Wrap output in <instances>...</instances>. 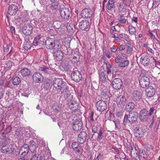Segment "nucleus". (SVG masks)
<instances>
[{
	"label": "nucleus",
	"mask_w": 160,
	"mask_h": 160,
	"mask_svg": "<svg viewBox=\"0 0 160 160\" xmlns=\"http://www.w3.org/2000/svg\"><path fill=\"white\" fill-rule=\"evenodd\" d=\"M72 79L76 82H78L82 78V75L80 72L76 70L73 71L71 75Z\"/></svg>",
	"instance_id": "0eeeda50"
},
{
	"label": "nucleus",
	"mask_w": 160,
	"mask_h": 160,
	"mask_svg": "<svg viewBox=\"0 0 160 160\" xmlns=\"http://www.w3.org/2000/svg\"><path fill=\"white\" fill-rule=\"evenodd\" d=\"M92 131L94 133H96L97 131V128L96 126H93L92 128Z\"/></svg>",
	"instance_id": "69168bd1"
},
{
	"label": "nucleus",
	"mask_w": 160,
	"mask_h": 160,
	"mask_svg": "<svg viewBox=\"0 0 160 160\" xmlns=\"http://www.w3.org/2000/svg\"><path fill=\"white\" fill-rule=\"evenodd\" d=\"M149 59L148 56L145 54L141 55L140 58V62L144 66H147L149 62Z\"/></svg>",
	"instance_id": "aec40b11"
},
{
	"label": "nucleus",
	"mask_w": 160,
	"mask_h": 160,
	"mask_svg": "<svg viewBox=\"0 0 160 160\" xmlns=\"http://www.w3.org/2000/svg\"><path fill=\"white\" fill-rule=\"evenodd\" d=\"M93 13L92 11H82L81 16L83 18H90L92 17Z\"/></svg>",
	"instance_id": "b1692460"
},
{
	"label": "nucleus",
	"mask_w": 160,
	"mask_h": 160,
	"mask_svg": "<svg viewBox=\"0 0 160 160\" xmlns=\"http://www.w3.org/2000/svg\"><path fill=\"white\" fill-rule=\"evenodd\" d=\"M65 83L60 78L55 79L53 82V86L57 90H59L63 86V84Z\"/></svg>",
	"instance_id": "4468645a"
},
{
	"label": "nucleus",
	"mask_w": 160,
	"mask_h": 160,
	"mask_svg": "<svg viewBox=\"0 0 160 160\" xmlns=\"http://www.w3.org/2000/svg\"><path fill=\"white\" fill-rule=\"evenodd\" d=\"M5 81V79L4 78H0V85H2L4 83Z\"/></svg>",
	"instance_id": "0e129e2a"
},
{
	"label": "nucleus",
	"mask_w": 160,
	"mask_h": 160,
	"mask_svg": "<svg viewBox=\"0 0 160 160\" xmlns=\"http://www.w3.org/2000/svg\"><path fill=\"white\" fill-rule=\"evenodd\" d=\"M126 101V99L123 95H120L116 99V102L118 105L121 107H123L125 105Z\"/></svg>",
	"instance_id": "6ab92c4d"
},
{
	"label": "nucleus",
	"mask_w": 160,
	"mask_h": 160,
	"mask_svg": "<svg viewBox=\"0 0 160 160\" xmlns=\"http://www.w3.org/2000/svg\"><path fill=\"white\" fill-rule=\"evenodd\" d=\"M32 29V25L30 24H25L23 26L22 30L25 35H28L31 33Z\"/></svg>",
	"instance_id": "423d86ee"
},
{
	"label": "nucleus",
	"mask_w": 160,
	"mask_h": 160,
	"mask_svg": "<svg viewBox=\"0 0 160 160\" xmlns=\"http://www.w3.org/2000/svg\"><path fill=\"white\" fill-rule=\"evenodd\" d=\"M131 153L132 154H135L136 155H137L138 151L134 146H132L131 147Z\"/></svg>",
	"instance_id": "a18cd8bd"
},
{
	"label": "nucleus",
	"mask_w": 160,
	"mask_h": 160,
	"mask_svg": "<svg viewBox=\"0 0 160 160\" xmlns=\"http://www.w3.org/2000/svg\"><path fill=\"white\" fill-rule=\"evenodd\" d=\"M52 109L56 113L60 111V107L57 105H53L52 107Z\"/></svg>",
	"instance_id": "79ce46f5"
},
{
	"label": "nucleus",
	"mask_w": 160,
	"mask_h": 160,
	"mask_svg": "<svg viewBox=\"0 0 160 160\" xmlns=\"http://www.w3.org/2000/svg\"><path fill=\"white\" fill-rule=\"evenodd\" d=\"M145 92L146 95L148 97H151L155 94V89L152 86L149 87L145 90Z\"/></svg>",
	"instance_id": "4be33fe9"
},
{
	"label": "nucleus",
	"mask_w": 160,
	"mask_h": 160,
	"mask_svg": "<svg viewBox=\"0 0 160 160\" xmlns=\"http://www.w3.org/2000/svg\"><path fill=\"white\" fill-rule=\"evenodd\" d=\"M20 82V79L18 77L16 76L12 79V82L14 85H19Z\"/></svg>",
	"instance_id": "f704fd0d"
},
{
	"label": "nucleus",
	"mask_w": 160,
	"mask_h": 160,
	"mask_svg": "<svg viewBox=\"0 0 160 160\" xmlns=\"http://www.w3.org/2000/svg\"><path fill=\"white\" fill-rule=\"evenodd\" d=\"M155 110V109L153 107H151L148 113V116H152L153 113L154 112Z\"/></svg>",
	"instance_id": "603ef678"
},
{
	"label": "nucleus",
	"mask_w": 160,
	"mask_h": 160,
	"mask_svg": "<svg viewBox=\"0 0 160 160\" xmlns=\"http://www.w3.org/2000/svg\"><path fill=\"white\" fill-rule=\"evenodd\" d=\"M63 86H62V87H61L59 90L61 91L62 92H67L69 88L68 87L67 84L65 82V83L63 84Z\"/></svg>",
	"instance_id": "58836bf2"
},
{
	"label": "nucleus",
	"mask_w": 160,
	"mask_h": 160,
	"mask_svg": "<svg viewBox=\"0 0 160 160\" xmlns=\"http://www.w3.org/2000/svg\"><path fill=\"white\" fill-rule=\"evenodd\" d=\"M121 58L122 57L121 56H117L115 59V62L117 63H119L121 62Z\"/></svg>",
	"instance_id": "4d7b16f0"
},
{
	"label": "nucleus",
	"mask_w": 160,
	"mask_h": 160,
	"mask_svg": "<svg viewBox=\"0 0 160 160\" xmlns=\"http://www.w3.org/2000/svg\"><path fill=\"white\" fill-rule=\"evenodd\" d=\"M29 150L28 145L27 144H25L21 148L19 153H21L22 157H24L28 154Z\"/></svg>",
	"instance_id": "2eb2a0df"
},
{
	"label": "nucleus",
	"mask_w": 160,
	"mask_h": 160,
	"mask_svg": "<svg viewBox=\"0 0 160 160\" xmlns=\"http://www.w3.org/2000/svg\"><path fill=\"white\" fill-rule=\"evenodd\" d=\"M8 13L11 15H14L17 13V11H8Z\"/></svg>",
	"instance_id": "bf43d9fd"
},
{
	"label": "nucleus",
	"mask_w": 160,
	"mask_h": 160,
	"mask_svg": "<svg viewBox=\"0 0 160 160\" xmlns=\"http://www.w3.org/2000/svg\"><path fill=\"white\" fill-rule=\"evenodd\" d=\"M70 38L69 37H66L64 39V41L66 42V43L69 46L70 45V41L69 40Z\"/></svg>",
	"instance_id": "680f3d73"
},
{
	"label": "nucleus",
	"mask_w": 160,
	"mask_h": 160,
	"mask_svg": "<svg viewBox=\"0 0 160 160\" xmlns=\"http://www.w3.org/2000/svg\"><path fill=\"white\" fill-rule=\"evenodd\" d=\"M96 107L98 111L102 112L107 109V104L105 101L100 100L96 102Z\"/></svg>",
	"instance_id": "f03ea898"
},
{
	"label": "nucleus",
	"mask_w": 160,
	"mask_h": 160,
	"mask_svg": "<svg viewBox=\"0 0 160 160\" xmlns=\"http://www.w3.org/2000/svg\"><path fill=\"white\" fill-rule=\"evenodd\" d=\"M120 22H121L122 23V25H123L125 23H126L127 21V19L125 18H121L120 19Z\"/></svg>",
	"instance_id": "052dcab7"
},
{
	"label": "nucleus",
	"mask_w": 160,
	"mask_h": 160,
	"mask_svg": "<svg viewBox=\"0 0 160 160\" xmlns=\"http://www.w3.org/2000/svg\"><path fill=\"white\" fill-rule=\"evenodd\" d=\"M102 98L105 99H108L110 97L111 95L109 92L107 90H104L101 93Z\"/></svg>",
	"instance_id": "c85d7f7f"
},
{
	"label": "nucleus",
	"mask_w": 160,
	"mask_h": 160,
	"mask_svg": "<svg viewBox=\"0 0 160 160\" xmlns=\"http://www.w3.org/2000/svg\"><path fill=\"white\" fill-rule=\"evenodd\" d=\"M110 49L111 50L112 52H115L117 50V49L115 47L113 46L112 47H111L110 48Z\"/></svg>",
	"instance_id": "e2e57ef3"
},
{
	"label": "nucleus",
	"mask_w": 160,
	"mask_h": 160,
	"mask_svg": "<svg viewBox=\"0 0 160 160\" xmlns=\"http://www.w3.org/2000/svg\"><path fill=\"white\" fill-rule=\"evenodd\" d=\"M94 112H91L90 115V119L91 121L93 123H95V121L96 119H94L93 118Z\"/></svg>",
	"instance_id": "8fccbe9b"
},
{
	"label": "nucleus",
	"mask_w": 160,
	"mask_h": 160,
	"mask_svg": "<svg viewBox=\"0 0 160 160\" xmlns=\"http://www.w3.org/2000/svg\"><path fill=\"white\" fill-rule=\"evenodd\" d=\"M32 79L34 82L40 83L43 81V77L41 73L36 72L33 74Z\"/></svg>",
	"instance_id": "9d476101"
},
{
	"label": "nucleus",
	"mask_w": 160,
	"mask_h": 160,
	"mask_svg": "<svg viewBox=\"0 0 160 160\" xmlns=\"http://www.w3.org/2000/svg\"><path fill=\"white\" fill-rule=\"evenodd\" d=\"M41 37L40 36H38L34 39L33 42V44L35 46H37L40 43L39 41H41Z\"/></svg>",
	"instance_id": "c9c22d12"
},
{
	"label": "nucleus",
	"mask_w": 160,
	"mask_h": 160,
	"mask_svg": "<svg viewBox=\"0 0 160 160\" xmlns=\"http://www.w3.org/2000/svg\"><path fill=\"white\" fill-rule=\"evenodd\" d=\"M39 70L40 71H43L45 73H50L51 72L52 70L49 67L43 65L39 68Z\"/></svg>",
	"instance_id": "bb28decb"
},
{
	"label": "nucleus",
	"mask_w": 160,
	"mask_h": 160,
	"mask_svg": "<svg viewBox=\"0 0 160 160\" xmlns=\"http://www.w3.org/2000/svg\"><path fill=\"white\" fill-rule=\"evenodd\" d=\"M51 81L50 80H48V81L45 83L44 86L47 88H50L52 86V83Z\"/></svg>",
	"instance_id": "49530a36"
},
{
	"label": "nucleus",
	"mask_w": 160,
	"mask_h": 160,
	"mask_svg": "<svg viewBox=\"0 0 160 160\" xmlns=\"http://www.w3.org/2000/svg\"><path fill=\"white\" fill-rule=\"evenodd\" d=\"M107 69V74L109 75L111 73V68L112 67V65L108 62H106L105 63Z\"/></svg>",
	"instance_id": "e433bc0d"
},
{
	"label": "nucleus",
	"mask_w": 160,
	"mask_h": 160,
	"mask_svg": "<svg viewBox=\"0 0 160 160\" xmlns=\"http://www.w3.org/2000/svg\"><path fill=\"white\" fill-rule=\"evenodd\" d=\"M114 2L112 0H109L107 5V8L108 10L113 8L114 6Z\"/></svg>",
	"instance_id": "473e14b6"
},
{
	"label": "nucleus",
	"mask_w": 160,
	"mask_h": 160,
	"mask_svg": "<svg viewBox=\"0 0 160 160\" xmlns=\"http://www.w3.org/2000/svg\"><path fill=\"white\" fill-rule=\"evenodd\" d=\"M6 46H4V52L5 53H7L9 51L10 45H6Z\"/></svg>",
	"instance_id": "6e6d98bb"
},
{
	"label": "nucleus",
	"mask_w": 160,
	"mask_h": 160,
	"mask_svg": "<svg viewBox=\"0 0 160 160\" xmlns=\"http://www.w3.org/2000/svg\"><path fill=\"white\" fill-rule=\"evenodd\" d=\"M45 44L48 49H53L55 46L54 40L51 38H48L45 41Z\"/></svg>",
	"instance_id": "9b49d317"
},
{
	"label": "nucleus",
	"mask_w": 160,
	"mask_h": 160,
	"mask_svg": "<svg viewBox=\"0 0 160 160\" xmlns=\"http://www.w3.org/2000/svg\"><path fill=\"white\" fill-rule=\"evenodd\" d=\"M116 116L118 117H120L122 116V112L121 111H118L116 113Z\"/></svg>",
	"instance_id": "774afa93"
},
{
	"label": "nucleus",
	"mask_w": 160,
	"mask_h": 160,
	"mask_svg": "<svg viewBox=\"0 0 160 160\" xmlns=\"http://www.w3.org/2000/svg\"><path fill=\"white\" fill-rule=\"evenodd\" d=\"M75 143H72V148L74 149L76 153H78V154H81L82 151L81 147L80 145L75 147L74 145Z\"/></svg>",
	"instance_id": "c756f323"
},
{
	"label": "nucleus",
	"mask_w": 160,
	"mask_h": 160,
	"mask_svg": "<svg viewBox=\"0 0 160 160\" xmlns=\"http://www.w3.org/2000/svg\"><path fill=\"white\" fill-rule=\"evenodd\" d=\"M87 134L85 132H82L78 135V141L80 144H82L86 140Z\"/></svg>",
	"instance_id": "f8f14e48"
},
{
	"label": "nucleus",
	"mask_w": 160,
	"mask_h": 160,
	"mask_svg": "<svg viewBox=\"0 0 160 160\" xmlns=\"http://www.w3.org/2000/svg\"><path fill=\"white\" fill-rule=\"evenodd\" d=\"M125 49L127 54L131 55L133 53V47L130 44H126Z\"/></svg>",
	"instance_id": "a878e982"
},
{
	"label": "nucleus",
	"mask_w": 160,
	"mask_h": 160,
	"mask_svg": "<svg viewBox=\"0 0 160 160\" xmlns=\"http://www.w3.org/2000/svg\"><path fill=\"white\" fill-rule=\"evenodd\" d=\"M103 153L102 152H101L99 153L98 155L97 156L94 160H102L103 159Z\"/></svg>",
	"instance_id": "c03bdc74"
},
{
	"label": "nucleus",
	"mask_w": 160,
	"mask_h": 160,
	"mask_svg": "<svg viewBox=\"0 0 160 160\" xmlns=\"http://www.w3.org/2000/svg\"><path fill=\"white\" fill-rule=\"evenodd\" d=\"M142 94L139 91H134L132 94V98L134 101H139L142 98Z\"/></svg>",
	"instance_id": "f3484780"
},
{
	"label": "nucleus",
	"mask_w": 160,
	"mask_h": 160,
	"mask_svg": "<svg viewBox=\"0 0 160 160\" xmlns=\"http://www.w3.org/2000/svg\"><path fill=\"white\" fill-rule=\"evenodd\" d=\"M71 90L72 91V95L71 94L72 97L71 98V110L72 109V117L74 118L77 117L79 113V110L78 108V103L76 102V98L75 97L76 96L75 91L74 88L71 85Z\"/></svg>",
	"instance_id": "f257e3e1"
},
{
	"label": "nucleus",
	"mask_w": 160,
	"mask_h": 160,
	"mask_svg": "<svg viewBox=\"0 0 160 160\" xmlns=\"http://www.w3.org/2000/svg\"><path fill=\"white\" fill-rule=\"evenodd\" d=\"M129 31L130 34L132 35L135 34L136 33L135 28L132 26H129L128 27Z\"/></svg>",
	"instance_id": "4c0bfd02"
},
{
	"label": "nucleus",
	"mask_w": 160,
	"mask_h": 160,
	"mask_svg": "<svg viewBox=\"0 0 160 160\" xmlns=\"http://www.w3.org/2000/svg\"><path fill=\"white\" fill-rule=\"evenodd\" d=\"M82 125L81 120L80 119H76L73 124L72 128L75 131H78L82 128Z\"/></svg>",
	"instance_id": "1a4fd4ad"
},
{
	"label": "nucleus",
	"mask_w": 160,
	"mask_h": 160,
	"mask_svg": "<svg viewBox=\"0 0 160 160\" xmlns=\"http://www.w3.org/2000/svg\"><path fill=\"white\" fill-rule=\"evenodd\" d=\"M29 149L32 152H34L36 148V144L33 141H31L29 142Z\"/></svg>",
	"instance_id": "7c9ffc66"
},
{
	"label": "nucleus",
	"mask_w": 160,
	"mask_h": 160,
	"mask_svg": "<svg viewBox=\"0 0 160 160\" xmlns=\"http://www.w3.org/2000/svg\"><path fill=\"white\" fill-rule=\"evenodd\" d=\"M103 131L102 129L101 128L99 130L98 133V138L99 140L102 139L103 138Z\"/></svg>",
	"instance_id": "ea45409f"
},
{
	"label": "nucleus",
	"mask_w": 160,
	"mask_h": 160,
	"mask_svg": "<svg viewBox=\"0 0 160 160\" xmlns=\"http://www.w3.org/2000/svg\"><path fill=\"white\" fill-rule=\"evenodd\" d=\"M129 64V61L126 60L121 62L119 64V67L121 68H125L127 67Z\"/></svg>",
	"instance_id": "2f4dec72"
},
{
	"label": "nucleus",
	"mask_w": 160,
	"mask_h": 160,
	"mask_svg": "<svg viewBox=\"0 0 160 160\" xmlns=\"http://www.w3.org/2000/svg\"><path fill=\"white\" fill-rule=\"evenodd\" d=\"M129 116L127 114H125L123 122L124 124H126L128 121L129 122Z\"/></svg>",
	"instance_id": "5fc2aeb1"
},
{
	"label": "nucleus",
	"mask_w": 160,
	"mask_h": 160,
	"mask_svg": "<svg viewBox=\"0 0 160 160\" xmlns=\"http://www.w3.org/2000/svg\"><path fill=\"white\" fill-rule=\"evenodd\" d=\"M148 111L146 109H142L140 112L139 117L141 121L145 122L148 121Z\"/></svg>",
	"instance_id": "7ed1b4c3"
},
{
	"label": "nucleus",
	"mask_w": 160,
	"mask_h": 160,
	"mask_svg": "<svg viewBox=\"0 0 160 160\" xmlns=\"http://www.w3.org/2000/svg\"><path fill=\"white\" fill-rule=\"evenodd\" d=\"M60 14L62 17H63L64 19H67L69 18V13H67L68 12V11H60Z\"/></svg>",
	"instance_id": "72a5a7b5"
},
{
	"label": "nucleus",
	"mask_w": 160,
	"mask_h": 160,
	"mask_svg": "<svg viewBox=\"0 0 160 160\" xmlns=\"http://www.w3.org/2000/svg\"><path fill=\"white\" fill-rule=\"evenodd\" d=\"M112 85L113 88L116 90L119 89L122 86V81L119 78H115L113 80Z\"/></svg>",
	"instance_id": "6e6552de"
},
{
	"label": "nucleus",
	"mask_w": 160,
	"mask_h": 160,
	"mask_svg": "<svg viewBox=\"0 0 160 160\" xmlns=\"http://www.w3.org/2000/svg\"><path fill=\"white\" fill-rule=\"evenodd\" d=\"M4 91L2 89H0V99L2 98L3 96Z\"/></svg>",
	"instance_id": "338daca9"
},
{
	"label": "nucleus",
	"mask_w": 160,
	"mask_h": 160,
	"mask_svg": "<svg viewBox=\"0 0 160 160\" xmlns=\"http://www.w3.org/2000/svg\"><path fill=\"white\" fill-rule=\"evenodd\" d=\"M139 83L141 86L142 88H146L150 84L149 78L145 76L142 77L140 79Z\"/></svg>",
	"instance_id": "39448f33"
},
{
	"label": "nucleus",
	"mask_w": 160,
	"mask_h": 160,
	"mask_svg": "<svg viewBox=\"0 0 160 160\" xmlns=\"http://www.w3.org/2000/svg\"><path fill=\"white\" fill-rule=\"evenodd\" d=\"M18 8V7L15 4H12L9 6L8 10H16Z\"/></svg>",
	"instance_id": "3c124183"
},
{
	"label": "nucleus",
	"mask_w": 160,
	"mask_h": 160,
	"mask_svg": "<svg viewBox=\"0 0 160 160\" xmlns=\"http://www.w3.org/2000/svg\"><path fill=\"white\" fill-rule=\"evenodd\" d=\"M41 157L38 155L35 154L33 156L31 160H41Z\"/></svg>",
	"instance_id": "37998d69"
},
{
	"label": "nucleus",
	"mask_w": 160,
	"mask_h": 160,
	"mask_svg": "<svg viewBox=\"0 0 160 160\" xmlns=\"http://www.w3.org/2000/svg\"><path fill=\"white\" fill-rule=\"evenodd\" d=\"M13 148L12 146L7 144L3 145L1 148L2 152L3 153H11L13 151Z\"/></svg>",
	"instance_id": "412c9836"
},
{
	"label": "nucleus",
	"mask_w": 160,
	"mask_h": 160,
	"mask_svg": "<svg viewBox=\"0 0 160 160\" xmlns=\"http://www.w3.org/2000/svg\"><path fill=\"white\" fill-rule=\"evenodd\" d=\"M23 77H26L29 75L31 73L30 70L27 68L22 69L20 71Z\"/></svg>",
	"instance_id": "393cba45"
},
{
	"label": "nucleus",
	"mask_w": 160,
	"mask_h": 160,
	"mask_svg": "<svg viewBox=\"0 0 160 160\" xmlns=\"http://www.w3.org/2000/svg\"><path fill=\"white\" fill-rule=\"evenodd\" d=\"M119 38H122L125 39V40H127L128 38V37L127 35L125 34H123V33L121 34H120L119 35Z\"/></svg>",
	"instance_id": "864d4df0"
},
{
	"label": "nucleus",
	"mask_w": 160,
	"mask_h": 160,
	"mask_svg": "<svg viewBox=\"0 0 160 160\" xmlns=\"http://www.w3.org/2000/svg\"><path fill=\"white\" fill-rule=\"evenodd\" d=\"M135 106V104L133 102L128 103L126 106V108L128 111H131L133 109Z\"/></svg>",
	"instance_id": "cd10ccee"
},
{
	"label": "nucleus",
	"mask_w": 160,
	"mask_h": 160,
	"mask_svg": "<svg viewBox=\"0 0 160 160\" xmlns=\"http://www.w3.org/2000/svg\"><path fill=\"white\" fill-rule=\"evenodd\" d=\"M72 55L73 57L72 59V63L75 66L77 64V63L79 61V59L80 58V56L79 55V52H78L76 51L74 52V54Z\"/></svg>",
	"instance_id": "5701e85b"
},
{
	"label": "nucleus",
	"mask_w": 160,
	"mask_h": 160,
	"mask_svg": "<svg viewBox=\"0 0 160 160\" xmlns=\"http://www.w3.org/2000/svg\"><path fill=\"white\" fill-rule=\"evenodd\" d=\"M100 82H102V84L105 82L106 78H107V75L106 74V71L103 67L101 68V70L99 71Z\"/></svg>",
	"instance_id": "20e7f679"
},
{
	"label": "nucleus",
	"mask_w": 160,
	"mask_h": 160,
	"mask_svg": "<svg viewBox=\"0 0 160 160\" xmlns=\"http://www.w3.org/2000/svg\"><path fill=\"white\" fill-rule=\"evenodd\" d=\"M53 56L55 60L58 61H60L62 59L64 55L61 51L58 50L54 53Z\"/></svg>",
	"instance_id": "dca6fc26"
},
{
	"label": "nucleus",
	"mask_w": 160,
	"mask_h": 160,
	"mask_svg": "<svg viewBox=\"0 0 160 160\" xmlns=\"http://www.w3.org/2000/svg\"><path fill=\"white\" fill-rule=\"evenodd\" d=\"M12 62L11 61H8L6 62V64L5 65L4 67L6 68H11L12 66Z\"/></svg>",
	"instance_id": "09e8293b"
},
{
	"label": "nucleus",
	"mask_w": 160,
	"mask_h": 160,
	"mask_svg": "<svg viewBox=\"0 0 160 160\" xmlns=\"http://www.w3.org/2000/svg\"><path fill=\"white\" fill-rule=\"evenodd\" d=\"M70 147L69 146L68 147V146H66L64 147L63 148V150L64 152L66 154H69L70 152Z\"/></svg>",
	"instance_id": "de8ad7c7"
},
{
	"label": "nucleus",
	"mask_w": 160,
	"mask_h": 160,
	"mask_svg": "<svg viewBox=\"0 0 160 160\" xmlns=\"http://www.w3.org/2000/svg\"><path fill=\"white\" fill-rule=\"evenodd\" d=\"M129 122L130 123H133L137 120L138 114L136 112H132L129 115Z\"/></svg>",
	"instance_id": "a211bd4d"
},
{
	"label": "nucleus",
	"mask_w": 160,
	"mask_h": 160,
	"mask_svg": "<svg viewBox=\"0 0 160 160\" xmlns=\"http://www.w3.org/2000/svg\"><path fill=\"white\" fill-rule=\"evenodd\" d=\"M79 27L82 30L87 31L90 27L89 22L87 20H83L79 23Z\"/></svg>",
	"instance_id": "ddd939ff"
},
{
	"label": "nucleus",
	"mask_w": 160,
	"mask_h": 160,
	"mask_svg": "<svg viewBox=\"0 0 160 160\" xmlns=\"http://www.w3.org/2000/svg\"><path fill=\"white\" fill-rule=\"evenodd\" d=\"M103 52L107 58L109 59L111 58V56L110 55V52L108 49L105 48L103 49Z\"/></svg>",
	"instance_id": "a19ab883"
},
{
	"label": "nucleus",
	"mask_w": 160,
	"mask_h": 160,
	"mask_svg": "<svg viewBox=\"0 0 160 160\" xmlns=\"http://www.w3.org/2000/svg\"><path fill=\"white\" fill-rule=\"evenodd\" d=\"M24 48L25 49H30L31 48V45L29 43H26L24 45Z\"/></svg>",
	"instance_id": "13d9d810"
}]
</instances>
